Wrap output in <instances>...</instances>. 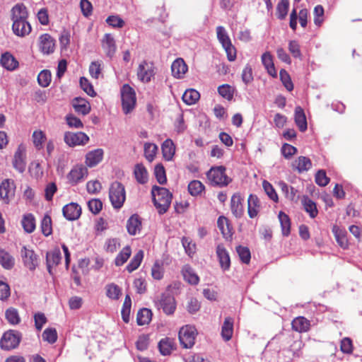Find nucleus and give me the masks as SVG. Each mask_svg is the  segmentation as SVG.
Instances as JSON below:
<instances>
[{"mask_svg": "<svg viewBox=\"0 0 362 362\" xmlns=\"http://www.w3.org/2000/svg\"><path fill=\"white\" fill-rule=\"evenodd\" d=\"M11 12L13 21L12 30L16 29L17 33H19L18 26L22 25L23 31L21 30V33H30L31 25L27 21L28 13L26 7L23 4H17L12 8Z\"/></svg>", "mask_w": 362, "mask_h": 362, "instance_id": "obj_1", "label": "nucleus"}, {"mask_svg": "<svg viewBox=\"0 0 362 362\" xmlns=\"http://www.w3.org/2000/svg\"><path fill=\"white\" fill-rule=\"evenodd\" d=\"M153 201L159 214L165 213L170 207L172 194L165 187L153 186L151 190Z\"/></svg>", "mask_w": 362, "mask_h": 362, "instance_id": "obj_2", "label": "nucleus"}, {"mask_svg": "<svg viewBox=\"0 0 362 362\" xmlns=\"http://www.w3.org/2000/svg\"><path fill=\"white\" fill-rule=\"evenodd\" d=\"M207 177L213 186L220 187L227 186L231 179L226 174L224 166L212 167L207 173Z\"/></svg>", "mask_w": 362, "mask_h": 362, "instance_id": "obj_3", "label": "nucleus"}, {"mask_svg": "<svg viewBox=\"0 0 362 362\" xmlns=\"http://www.w3.org/2000/svg\"><path fill=\"white\" fill-rule=\"evenodd\" d=\"M22 339V334L13 329H9L4 333L0 340V347L5 351L17 348Z\"/></svg>", "mask_w": 362, "mask_h": 362, "instance_id": "obj_4", "label": "nucleus"}, {"mask_svg": "<svg viewBox=\"0 0 362 362\" xmlns=\"http://www.w3.org/2000/svg\"><path fill=\"white\" fill-rule=\"evenodd\" d=\"M122 110L125 115L130 113L136 105V94L134 89L125 84L121 89Z\"/></svg>", "mask_w": 362, "mask_h": 362, "instance_id": "obj_5", "label": "nucleus"}, {"mask_svg": "<svg viewBox=\"0 0 362 362\" xmlns=\"http://www.w3.org/2000/svg\"><path fill=\"white\" fill-rule=\"evenodd\" d=\"M197 335V332L194 326L189 325L183 326L179 332L180 344L185 349L192 348L195 343Z\"/></svg>", "mask_w": 362, "mask_h": 362, "instance_id": "obj_6", "label": "nucleus"}, {"mask_svg": "<svg viewBox=\"0 0 362 362\" xmlns=\"http://www.w3.org/2000/svg\"><path fill=\"white\" fill-rule=\"evenodd\" d=\"M156 306L162 309L166 315H172L176 309V303L174 297L169 293H162L156 300Z\"/></svg>", "mask_w": 362, "mask_h": 362, "instance_id": "obj_7", "label": "nucleus"}, {"mask_svg": "<svg viewBox=\"0 0 362 362\" xmlns=\"http://www.w3.org/2000/svg\"><path fill=\"white\" fill-rule=\"evenodd\" d=\"M16 184L13 180L5 179L0 184V199L8 204L14 198Z\"/></svg>", "mask_w": 362, "mask_h": 362, "instance_id": "obj_8", "label": "nucleus"}, {"mask_svg": "<svg viewBox=\"0 0 362 362\" xmlns=\"http://www.w3.org/2000/svg\"><path fill=\"white\" fill-rule=\"evenodd\" d=\"M64 142L71 147L84 145L89 141V137L83 132H66L64 136Z\"/></svg>", "mask_w": 362, "mask_h": 362, "instance_id": "obj_9", "label": "nucleus"}, {"mask_svg": "<svg viewBox=\"0 0 362 362\" xmlns=\"http://www.w3.org/2000/svg\"><path fill=\"white\" fill-rule=\"evenodd\" d=\"M21 255L25 267L30 271H34L38 266V257L35 252L33 250L23 246Z\"/></svg>", "mask_w": 362, "mask_h": 362, "instance_id": "obj_10", "label": "nucleus"}, {"mask_svg": "<svg viewBox=\"0 0 362 362\" xmlns=\"http://www.w3.org/2000/svg\"><path fill=\"white\" fill-rule=\"evenodd\" d=\"M25 147L23 144H20L13 156V166L21 173L25 170Z\"/></svg>", "mask_w": 362, "mask_h": 362, "instance_id": "obj_11", "label": "nucleus"}, {"mask_svg": "<svg viewBox=\"0 0 362 362\" xmlns=\"http://www.w3.org/2000/svg\"><path fill=\"white\" fill-rule=\"evenodd\" d=\"M88 175V169L82 165L74 166L67 175V179L72 185H76Z\"/></svg>", "mask_w": 362, "mask_h": 362, "instance_id": "obj_12", "label": "nucleus"}, {"mask_svg": "<svg viewBox=\"0 0 362 362\" xmlns=\"http://www.w3.org/2000/svg\"><path fill=\"white\" fill-rule=\"evenodd\" d=\"M155 74L153 65L146 62H141L138 67L137 76L144 83L149 82Z\"/></svg>", "mask_w": 362, "mask_h": 362, "instance_id": "obj_13", "label": "nucleus"}, {"mask_svg": "<svg viewBox=\"0 0 362 362\" xmlns=\"http://www.w3.org/2000/svg\"><path fill=\"white\" fill-rule=\"evenodd\" d=\"M62 212L67 220L74 221L80 217L81 208L78 204L71 202L63 207Z\"/></svg>", "mask_w": 362, "mask_h": 362, "instance_id": "obj_14", "label": "nucleus"}, {"mask_svg": "<svg viewBox=\"0 0 362 362\" xmlns=\"http://www.w3.org/2000/svg\"><path fill=\"white\" fill-rule=\"evenodd\" d=\"M243 199L240 194H235L232 196L230 200V210L232 214L236 218H240L244 214V207L243 204Z\"/></svg>", "mask_w": 362, "mask_h": 362, "instance_id": "obj_15", "label": "nucleus"}, {"mask_svg": "<svg viewBox=\"0 0 362 362\" xmlns=\"http://www.w3.org/2000/svg\"><path fill=\"white\" fill-rule=\"evenodd\" d=\"M216 255L221 269L223 271L228 270L230 267V256L223 245H218L217 246Z\"/></svg>", "mask_w": 362, "mask_h": 362, "instance_id": "obj_16", "label": "nucleus"}, {"mask_svg": "<svg viewBox=\"0 0 362 362\" xmlns=\"http://www.w3.org/2000/svg\"><path fill=\"white\" fill-rule=\"evenodd\" d=\"M55 43L50 35L45 33L40 37V49L44 54H49L54 50Z\"/></svg>", "mask_w": 362, "mask_h": 362, "instance_id": "obj_17", "label": "nucleus"}, {"mask_svg": "<svg viewBox=\"0 0 362 362\" xmlns=\"http://www.w3.org/2000/svg\"><path fill=\"white\" fill-rule=\"evenodd\" d=\"M187 69V64L181 58L176 59L171 65L172 75L176 78H183Z\"/></svg>", "mask_w": 362, "mask_h": 362, "instance_id": "obj_18", "label": "nucleus"}, {"mask_svg": "<svg viewBox=\"0 0 362 362\" xmlns=\"http://www.w3.org/2000/svg\"><path fill=\"white\" fill-rule=\"evenodd\" d=\"M103 151L97 148L88 152L86 156V164L89 168L97 165L103 159Z\"/></svg>", "mask_w": 362, "mask_h": 362, "instance_id": "obj_19", "label": "nucleus"}, {"mask_svg": "<svg viewBox=\"0 0 362 362\" xmlns=\"http://www.w3.org/2000/svg\"><path fill=\"white\" fill-rule=\"evenodd\" d=\"M332 233H334L335 239L339 245L343 249L347 248L349 242L346 238L347 233L346 230L344 228H341L337 225H334L332 227Z\"/></svg>", "mask_w": 362, "mask_h": 362, "instance_id": "obj_20", "label": "nucleus"}, {"mask_svg": "<svg viewBox=\"0 0 362 362\" xmlns=\"http://www.w3.org/2000/svg\"><path fill=\"white\" fill-rule=\"evenodd\" d=\"M260 210V204L256 195L250 194L247 199V212L250 218H255Z\"/></svg>", "mask_w": 362, "mask_h": 362, "instance_id": "obj_21", "label": "nucleus"}, {"mask_svg": "<svg viewBox=\"0 0 362 362\" xmlns=\"http://www.w3.org/2000/svg\"><path fill=\"white\" fill-rule=\"evenodd\" d=\"M262 63L264 65L267 73L272 77L275 78L277 76V72L274 67L273 57L270 52H264L261 57Z\"/></svg>", "mask_w": 362, "mask_h": 362, "instance_id": "obj_22", "label": "nucleus"}, {"mask_svg": "<svg viewBox=\"0 0 362 362\" xmlns=\"http://www.w3.org/2000/svg\"><path fill=\"white\" fill-rule=\"evenodd\" d=\"M62 259L59 250H54L47 253V267L49 274H52V267L58 265Z\"/></svg>", "mask_w": 362, "mask_h": 362, "instance_id": "obj_23", "label": "nucleus"}, {"mask_svg": "<svg viewBox=\"0 0 362 362\" xmlns=\"http://www.w3.org/2000/svg\"><path fill=\"white\" fill-rule=\"evenodd\" d=\"M126 199V192L124 187L119 182H117L115 187V209H120Z\"/></svg>", "mask_w": 362, "mask_h": 362, "instance_id": "obj_24", "label": "nucleus"}, {"mask_svg": "<svg viewBox=\"0 0 362 362\" xmlns=\"http://www.w3.org/2000/svg\"><path fill=\"white\" fill-rule=\"evenodd\" d=\"M293 167L300 173L308 171L312 167L310 159L306 156H299L293 163Z\"/></svg>", "mask_w": 362, "mask_h": 362, "instance_id": "obj_25", "label": "nucleus"}, {"mask_svg": "<svg viewBox=\"0 0 362 362\" xmlns=\"http://www.w3.org/2000/svg\"><path fill=\"white\" fill-rule=\"evenodd\" d=\"M161 150L165 160L169 161L173 159L175 152V146L171 139H168L162 144Z\"/></svg>", "mask_w": 362, "mask_h": 362, "instance_id": "obj_26", "label": "nucleus"}, {"mask_svg": "<svg viewBox=\"0 0 362 362\" xmlns=\"http://www.w3.org/2000/svg\"><path fill=\"white\" fill-rule=\"evenodd\" d=\"M134 175L136 180L141 185L148 182V174L146 168L141 163H138L135 165L134 170Z\"/></svg>", "mask_w": 362, "mask_h": 362, "instance_id": "obj_27", "label": "nucleus"}, {"mask_svg": "<svg viewBox=\"0 0 362 362\" xmlns=\"http://www.w3.org/2000/svg\"><path fill=\"white\" fill-rule=\"evenodd\" d=\"M217 225L225 238L228 239L232 237V227L228 218L224 216H220L218 218Z\"/></svg>", "mask_w": 362, "mask_h": 362, "instance_id": "obj_28", "label": "nucleus"}, {"mask_svg": "<svg viewBox=\"0 0 362 362\" xmlns=\"http://www.w3.org/2000/svg\"><path fill=\"white\" fill-rule=\"evenodd\" d=\"M233 333V319L230 317L225 318L222 328L221 336L225 341H229Z\"/></svg>", "mask_w": 362, "mask_h": 362, "instance_id": "obj_29", "label": "nucleus"}, {"mask_svg": "<svg viewBox=\"0 0 362 362\" xmlns=\"http://www.w3.org/2000/svg\"><path fill=\"white\" fill-rule=\"evenodd\" d=\"M127 231L130 235H134L141 229V222L137 215L132 216L127 223Z\"/></svg>", "mask_w": 362, "mask_h": 362, "instance_id": "obj_30", "label": "nucleus"}, {"mask_svg": "<svg viewBox=\"0 0 362 362\" xmlns=\"http://www.w3.org/2000/svg\"><path fill=\"white\" fill-rule=\"evenodd\" d=\"M73 107L76 112L86 115L90 110V104L83 98H76L73 100Z\"/></svg>", "mask_w": 362, "mask_h": 362, "instance_id": "obj_31", "label": "nucleus"}, {"mask_svg": "<svg viewBox=\"0 0 362 362\" xmlns=\"http://www.w3.org/2000/svg\"><path fill=\"white\" fill-rule=\"evenodd\" d=\"M310 321L304 317H296L292 321V328L298 332H305L310 329Z\"/></svg>", "mask_w": 362, "mask_h": 362, "instance_id": "obj_32", "label": "nucleus"}, {"mask_svg": "<svg viewBox=\"0 0 362 362\" xmlns=\"http://www.w3.org/2000/svg\"><path fill=\"white\" fill-rule=\"evenodd\" d=\"M295 122L300 132L307 129V121L303 110L300 107L295 109Z\"/></svg>", "mask_w": 362, "mask_h": 362, "instance_id": "obj_33", "label": "nucleus"}, {"mask_svg": "<svg viewBox=\"0 0 362 362\" xmlns=\"http://www.w3.org/2000/svg\"><path fill=\"white\" fill-rule=\"evenodd\" d=\"M101 47L104 52L110 59L112 57V48L113 47V35L106 33L101 40Z\"/></svg>", "mask_w": 362, "mask_h": 362, "instance_id": "obj_34", "label": "nucleus"}, {"mask_svg": "<svg viewBox=\"0 0 362 362\" xmlns=\"http://www.w3.org/2000/svg\"><path fill=\"white\" fill-rule=\"evenodd\" d=\"M182 275L184 279L192 285H197L199 281V278L194 270L188 265L182 268Z\"/></svg>", "mask_w": 362, "mask_h": 362, "instance_id": "obj_35", "label": "nucleus"}, {"mask_svg": "<svg viewBox=\"0 0 362 362\" xmlns=\"http://www.w3.org/2000/svg\"><path fill=\"white\" fill-rule=\"evenodd\" d=\"M0 264L6 269H11L14 267L15 259L6 250H1Z\"/></svg>", "mask_w": 362, "mask_h": 362, "instance_id": "obj_36", "label": "nucleus"}, {"mask_svg": "<svg viewBox=\"0 0 362 362\" xmlns=\"http://www.w3.org/2000/svg\"><path fill=\"white\" fill-rule=\"evenodd\" d=\"M278 218L281 224L282 235L288 236L291 232V220L288 216L284 212L280 211Z\"/></svg>", "mask_w": 362, "mask_h": 362, "instance_id": "obj_37", "label": "nucleus"}, {"mask_svg": "<svg viewBox=\"0 0 362 362\" xmlns=\"http://www.w3.org/2000/svg\"><path fill=\"white\" fill-rule=\"evenodd\" d=\"M1 64L8 70H13L17 67L18 63L13 55L6 52L1 55Z\"/></svg>", "mask_w": 362, "mask_h": 362, "instance_id": "obj_38", "label": "nucleus"}, {"mask_svg": "<svg viewBox=\"0 0 362 362\" xmlns=\"http://www.w3.org/2000/svg\"><path fill=\"white\" fill-rule=\"evenodd\" d=\"M144 258V251L139 250L131 259L130 262L127 265L126 269L132 273L139 268Z\"/></svg>", "mask_w": 362, "mask_h": 362, "instance_id": "obj_39", "label": "nucleus"}, {"mask_svg": "<svg viewBox=\"0 0 362 362\" xmlns=\"http://www.w3.org/2000/svg\"><path fill=\"white\" fill-rule=\"evenodd\" d=\"M200 94L195 89H188L182 95V100L187 105L195 104L199 99Z\"/></svg>", "mask_w": 362, "mask_h": 362, "instance_id": "obj_40", "label": "nucleus"}, {"mask_svg": "<svg viewBox=\"0 0 362 362\" xmlns=\"http://www.w3.org/2000/svg\"><path fill=\"white\" fill-rule=\"evenodd\" d=\"M21 223L24 230L28 233H33L35 229V219L32 214L24 215Z\"/></svg>", "mask_w": 362, "mask_h": 362, "instance_id": "obj_41", "label": "nucleus"}, {"mask_svg": "<svg viewBox=\"0 0 362 362\" xmlns=\"http://www.w3.org/2000/svg\"><path fill=\"white\" fill-rule=\"evenodd\" d=\"M152 313L148 308H142L139 310L136 316V322L139 325H147L151 320Z\"/></svg>", "mask_w": 362, "mask_h": 362, "instance_id": "obj_42", "label": "nucleus"}, {"mask_svg": "<svg viewBox=\"0 0 362 362\" xmlns=\"http://www.w3.org/2000/svg\"><path fill=\"white\" fill-rule=\"evenodd\" d=\"M132 254L131 247L129 245L125 246L117 255L115 259V264L117 266L123 265L130 257Z\"/></svg>", "mask_w": 362, "mask_h": 362, "instance_id": "obj_43", "label": "nucleus"}, {"mask_svg": "<svg viewBox=\"0 0 362 362\" xmlns=\"http://www.w3.org/2000/svg\"><path fill=\"white\" fill-rule=\"evenodd\" d=\"M173 348V341L170 338L162 339L158 343V349L163 356L170 355Z\"/></svg>", "mask_w": 362, "mask_h": 362, "instance_id": "obj_44", "label": "nucleus"}, {"mask_svg": "<svg viewBox=\"0 0 362 362\" xmlns=\"http://www.w3.org/2000/svg\"><path fill=\"white\" fill-rule=\"evenodd\" d=\"M303 208L311 218H315L318 214L316 204L308 197H304L302 200Z\"/></svg>", "mask_w": 362, "mask_h": 362, "instance_id": "obj_45", "label": "nucleus"}, {"mask_svg": "<svg viewBox=\"0 0 362 362\" xmlns=\"http://www.w3.org/2000/svg\"><path fill=\"white\" fill-rule=\"evenodd\" d=\"M5 317L9 324L16 325L20 323L21 317L17 309L9 308L5 312Z\"/></svg>", "mask_w": 362, "mask_h": 362, "instance_id": "obj_46", "label": "nucleus"}, {"mask_svg": "<svg viewBox=\"0 0 362 362\" xmlns=\"http://www.w3.org/2000/svg\"><path fill=\"white\" fill-rule=\"evenodd\" d=\"M132 300L129 295H127L121 310L122 317L124 322L127 323L130 320Z\"/></svg>", "mask_w": 362, "mask_h": 362, "instance_id": "obj_47", "label": "nucleus"}, {"mask_svg": "<svg viewBox=\"0 0 362 362\" xmlns=\"http://www.w3.org/2000/svg\"><path fill=\"white\" fill-rule=\"evenodd\" d=\"M289 8L288 0H281L276 6V16L279 19H284L288 13Z\"/></svg>", "mask_w": 362, "mask_h": 362, "instance_id": "obj_48", "label": "nucleus"}, {"mask_svg": "<svg viewBox=\"0 0 362 362\" xmlns=\"http://www.w3.org/2000/svg\"><path fill=\"white\" fill-rule=\"evenodd\" d=\"M204 189V185L199 180H192L188 185V191L192 196L201 194Z\"/></svg>", "mask_w": 362, "mask_h": 362, "instance_id": "obj_49", "label": "nucleus"}, {"mask_svg": "<svg viewBox=\"0 0 362 362\" xmlns=\"http://www.w3.org/2000/svg\"><path fill=\"white\" fill-rule=\"evenodd\" d=\"M279 187L287 199L290 200H293L295 199L297 190L295 189L293 187L288 185L284 181H280L279 182Z\"/></svg>", "mask_w": 362, "mask_h": 362, "instance_id": "obj_50", "label": "nucleus"}, {"mask_svg": "<svg viewBox=\"0 0 362 362\" xmlns=\"http://www.w3.org/2000/svg\"><path fill=\"white\" fill-rule=\"evenodd\" d=\"M216 35L217 38L219 42L221 44L222 47L226 46L231 42V40L228 35L227 31L225 28L223 26H218L216 28Z\"/></svg>", "mask_w": 362, "mask_h": 362, "instance_id": "obj_51", "label": "nucleus"}, {"mask_svg": "<svg viewBox=\"0 0 362 362\" xmlns=\"http://www.w3.org/2000/svg\"><path fill=\"white\" fill-rule=\"evenodd\" d=\"M158 151V146L155 144L146 143L144 144V156L149 162L153 161Z\"/></svg>", "mask_w": 362, "mask_h": 362, "instance_id": "obj_52", "label": "nucleus"}, {"mask_svg": "<svg viewBox=\"0 0 362 362\" xmlns=\"http://www.w3.org/2000/svg\"><path fill=\"white\" fill-rule=\"evenodd\" d=\"M41 230L45 236H49L52 233V219L49 215H45L41 221Z\"/></svg>", "mask_w": 362, "mask_h": 362, "instance_id": "obj_53", "label": "nucleus"}, {"mask_svg": "<svg viewBox=\"0 0 362 362\" xmlns=\"http://www.w3.org/2000/svg\"><path fill=\"white\" fill-rule=\"evenodd\" d=\"M52 75L49 70H42L38 74L37 81L40 86L47 87L51 82Z\"/></svg>", "mask_w": 362, "mask_h": 362, "instance_id": "obj_54", "label": "nucleus"}, {"mask_svg": "<svg viewBox=\"0 0 362 362\" xmlns=\"http://www.w3.org/2000/svg\"><path fill=\"white\" fill-rule=\"evenodd\" d=\"M164 274V269L163 264L160 261H156L151 268V276L156 280L163 279Z\"/></svg>", "mask_w": 362, "mask_h": 362, "instance_id": "obj_55", "label": "nucleus"}, {"mask_svg": "<svg viewBox=\"0 0 362 362\" xmlns=\"http://www.w3.org/2000/svg\"><path fill=\"white\" fill-rule=\"evenodd\" d=\"M32 137L35 147L38 150L41 149L42 148V144L46 139L45 134L43 133V132L40 130L35 131Z\"/></svg>", "mask_w": 362, "mask_h": 362, "instance_id": "obj_56", "label": "nucleus"}, {"mask_svg": "<svg viewBox=\"0 0 362 362\" xmlns=\"http://www.w3.org/2000/svg\"><path fill=\"white\" fill-rule=\"evenodd\" d=\"M154 174L157 181L160 184L163 185L166 183L167 178L165 174V170L162 164H157L154 169Z\"/></svg>", "mask_w": 362, "mask_h": 362, "instance_id": "obj_57", "label": "nucleus"}, {"mask_svg": "<svg viewBox=\"0 0 362 362\" xmlns=\"http://www.w3.org/2000/svg\"><path fill=\"white\" fill-rule=\"evenodd\" d=\"M42 339L49 344H54L57 339V332L54 328H47L42 334Z\"/></svg>", "mask_w": 362, "mask_h": 362, "instance_id": "obj_58", "label": "nucleus"}, {"mask_svg": "<svg viewBox=\"0 0 362 362\" xmlns=\"http://www.w3.org/2000/svg\"><path fill=\"white\" fill-rule=\"evenodd\" d=\"M236 251L243 263L248 264L250 262L251 255L248 247L240 245L236 247Z\"/></svg>", "mask_w": 362, "mask_h": 362, "instance_id": "obj_59", "label": "nucleus"}, {"mask_svg": "<svg viewBox=\"0 0 362 362\" xmlns=\"http://www.w3.org/2000/svg\"><path fill=\"white\" fill-rule=\"evenodd\" d=\"M262 187L268 197L274 202H277L279 199L278 195L273 186L268 181L264 180L262 182Z\"/></svg>", "mask_w": 362, "mask_h": 362, "instance_id": "obj_60", "label": "nucleus"}, {"mask_svg": "<svg viewBox=\"0 0 362 362\" xmlns=\"http://www.w3.org/2000/svg\"><path fill=\"white\" fill-rule=\"evenodd\" d=\"M80 86L81 88L90 96L94 97L96 95L93 89V85L89 82V81L85 78L81 77L80 78Z\"/></svg>", "mask_w": 362, "mask_h": 362, "instance_id": "obj_61", "label": "nucleus"}, {"mask_svg": "<svg viewBox=\"0 0 362 362\" xmlns=\"http://www.w3.org/2000/svg\"><path fill=\"white\" fill-rule=\"evenodd\" d=\"M280 75V79L285 86V88L288 90L291 91L293 89V84L291 81V77L288 74V73L284 70L281 69L279 73Z\"/></svg>", "mask_w": 362, "mask_h": 362, "instance_id": "obj_62", "label": "nucleus"}, {"mask_svg": "<svg viewBox=\"0 0 362 362\" xmlns=\"http://www.w3.org/2000/svg\"><path fill=\"white\" fill-rule=\"evenodd\" d=\"M314 23L320 26L324 21V8L321 5H317L314 8Z\"/></svg>", "mask_w": 362, "mask_h": 362, "instance_id": "obj_63", "label": "nucleus"}, {"mask_svg": "<svg viewBox=\"0 0 362 362\" xmlns=\"http://www.w3.org/2000/svg\"><path fill=\"white\" fill-rule=\"evenodd\" d=\"M182 244L188 255L192 256L195 253L196 245L189 238L183 237Z\"/></svg>", "mask_w": 362, "mask_h": 362, "instance_id": "obj_64", "label": "nucleus"}]
</instances>
